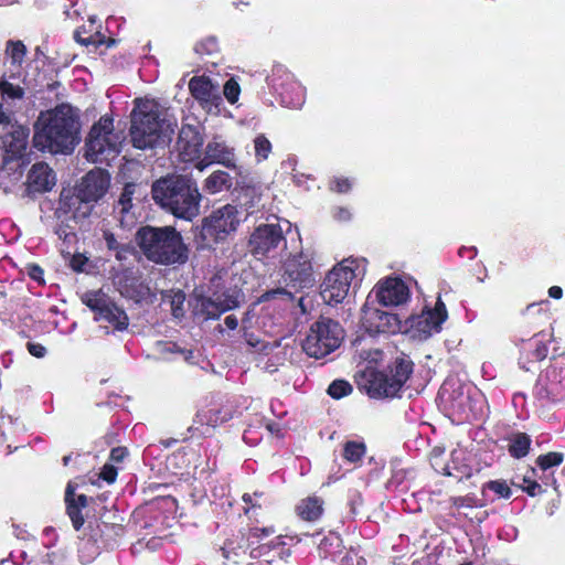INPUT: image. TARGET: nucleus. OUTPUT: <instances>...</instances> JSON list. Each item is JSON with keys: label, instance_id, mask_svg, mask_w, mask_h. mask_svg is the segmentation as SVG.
<instances>
[{"label": "nucleus", "instance_id": "f3484780", "mask_svg": "<svg viewBox=\"0 0 565 565\" xmlns=\"http://www.w3.org/2000/svg\"><path fill=\"white\" fill-rule=\"evenodd\" d=\"M116 290L135 303L151 302L152 292L142 275L131 268H126L114 277Z\"/></svg>", "mask_w": 565, "mask_h": 565}, {"label": "nucleus", "instance_id": "79ce46f5", "mask_svg": "<svg viewBox=\"0 0 565 565\" xmlns=\"http://www.w3.org/2000/svg\"><path fill=\"white\" fill-rule=\"evenodd\" d=\"M342 540L333 532L326 535L319 543V552L323 557L334 556L341 551Z\"/></svg>", "mask_w": 565, "mask_h": 565}, {"label": "nucleus", "instance_id": "2f4dec72", "mask_svg": "<svg viewBox=\"0 0 565 565\" xmlns=\"http://www.w3.org/2000/svg\"><path fill=\"white\" fill-rule=\"evenodd\" d=\"M28 137L29 129L23 126H12V130L2 136L6 162L23 156L28 145Z\"/></svg>", "mask_w": 565, "mask_h": 565}, {"label": "nucleus", "instance_id": "e433bc0d", "mask_svg": "<svg viewBox=\"0 0 565 565\" xmlns=\"http://www.w3.org/2000/svg\"><path fill=\"white\" fill-rule=\"evenodd\" d=\"M28 49L21 40L10 39L4 43V64H26Z\"/></svg>", "mask_w": 565, "mask_h": 565}, {"label": "nucleus", "instance_id": "cd10ccee", "mask_svg": "<svg viewBox=\"0 0 565 565\" xmlns=\"http://www.w3.org/2000/svg\"><path fill=\"white\" fill-rule=\"evenodd\" d=\"M66 511L75 530L96 515L95 497H65Z\"/></svg>", "mask_w": 565, "mask_h": 565}, {"label": "nucleus", "instance_id": "8fccbe9b", "mask_svg": "<svg viewBox=\"0 0 565 565\" xmlns=\"http://www.w3.org/2000/svg\"><path fill=\"white\" fill-rule=\"evenodd\" d=\"M194 51L200 55H213L218 52V41L215 36H206L195 44Z\"/></svg>", "mask_w": 565, "mask_h": 565}, {"label": "nucleus", "instance_id": "680f3d73", "mask_svg": "<svg viewBox=\"0 0 565 565\" xmlns=\"http://www.w3.org/2000/svg\"><path fill=\"white\" fill-rule=\"evenodd\" d=\"M104 241L106 243V246L109 250H115L116 248H119L122 242L118 241V238L115 236L114 233L110 231H104L103 233Z\"/></svg>", "mask_w": 565, "mask_h": 565}, {"label": "nucleus", "instance_id": "9d476101", "mask_svg": "<svg viewBox=\"0 0 565 565\" xmlns=\"http://www.w3.org/2000/svg\"><path fill=\"white\" fill-rule=\"evenodd\" d=\"M344 339L341 324L330 318L321 317L313 322L302 342L307 355L321 359L335 351Z\"/></svg>", "mask_w": 565, "mask_h": 565}, {"label": "nucleus", "instance_id": "3c124183", "mask_svg": "<svg viewBox=\"0 0 565 565\" xmlns=\"http://www.w3.org/2000/svg\"><path fill=\"white\" fill-rule=\"evenodd\" d=\"M70 221L72 220L65 217V220H62L58 224H56L54 228L56 236L64 242H71V239L75 236L74 227L70 224Z\"/></svg>", "mask_w": 565, "mask_h": 565}, {"label": "nucleus", "instance_id": "4d7b16f0", "mask_svg": "<svg viewBox=\"0 0 565 565\" xmlns=\"http://www.w3.org/2000/svg\"><path fill=\"white\" fill-rule=\"evenodd\" d=\"M486 503L481 500H477L475 497H455L454 505L458 509H472L473 507H482Z\"/></svg>", "mask_w": 565, "mask_h": 565}, {"label": "nucleus", "instance_id": "4468645a", "mask_svg": "<svg viewBox=\"0 0 565 565\" xmlns=\"http://www.w3.org/2000/svg\"><path fill=\"white\" fill-rule=\"evenodd\" d=\"M447 318L446 306L440 297H438L434 308L426 307L419 315L409 317L405 320V326L414 332L415 337L423 340L439 333Z\"/></svg>", "mask_w": 565, "mask_h": 565}, {"label": "nucleus", "instance_id": "5701e85b", "mask_svg": "<svg viewBox=\"0 0 565 565\" xmlns=\"http://www.w3.org/2000/svg\"><path fill=\"white\" fill-rule=\"evenodd\" d=\"M303 301V297L296 299L294 294L286 288L270 289L259 297V302L266 303L264 307L265 310H278L276 317L277 323H281L284 313L291 309L299 308L301 313H306L307 309Z\"/></svg>", "mask_w": 565, "mask_h": 565}, {"label": "nucleus", "instance_id": "4be33fe9", "mask_svg": "<svg viewBox=\"0 0 565 565\" xmlns=\"http://www.w3.org/2000/svg\"><path fill=\"white\" fill-rule=\"evenodd\" d=\"M109 184V173L106 170L95 168L82 179L74 200L84 203L97 202L107 193Z\"/></svg>", "mask_w": 565, "mask_h": 565}, {"label": "nucleus", "instance_id": "39448f33", "mask_svg": "<svg viewBox=\"0 0 565 565\" xmlns=\"http://www.w3.org/2000/svg\"><path fill=\"white\" fill-rule=\"evenodd\" d=\"M241 211L236 205L225 204L211 211L196 227L198 248L212 249L234 235L242 223Z\"/></svg>", "mask_w": 565, "mask_h": 565}, {"label": "nucleus", "instance_id": "338daca9", "mask_svg": "<svg viewBox=\"0 0 565 565\" xmlns=\"http://www.w3.org/2000/svg\"><path fill=\"white\" fill-rule=\"evenodd\" d=\"M128 451L125 447H116L110 451V460L115 463H120L127 457Z\"/></svg>", "mask_w": 565, "mask_h": 565}, {"label": "nucleus", "instance_id": "49530a36", "mask_svg": "<svg viewBox=\"0 0 565 565\" xmlns=\"http://www.w3.org/2000/svg\"><path fill=\"white\" fill-rule=\"evenodd\" d=\"M564 460V455L562 452L551 451L545 455H541L536 459L537 467L546 471L553 467L559 466Z\"/></svg>", "mask_w": 565, "mask_h": 565}, {"label": "nucleus", "instance_id": "e2e57ef3", "mask_svg": "<svg viewBox=\"0 0 565 565\" xmlns=\"http://www.w3.org/2000/svg\"><path fill=\"white\" fill-rule=\"evenodd\" d=\"M417 497L412 495L407 498L399 499V504L404 510H409L412 512H416L420 510V505L418 504Z\"/></svg>", "mask_w": 565, "mask_h": 565}, {"label": "nucleus", "instance_id": "0e129e2a", "mask_svg": "<svg viewBox=\"0 0 565 565\" xmlns=\"http://www.w3.org/2000/svg\"><path fill=\"white\" fill-rule=\"evenodd\" d=\"M443 454H444V449H441L439 447H435L430 452V465L438 472H440V470H441L440 467L444 466V465H441V462L439 460Z\"/></svg>", "mask_w": 565, "mask_h": 565}, {"label": "nucleus", "instance_id": "0eeeda50", "mask_svg": "<svg viewBox=\"0 0 565 565\" xmlns=\"http://www.w3.org/2000/svg\"><path fill=\"white\" fill-rule=\"evenodd\" d=\"M171 132L170 124L161 119L154 105H138L132 113L130 136L134 147L148 149L164 143Z\"/></svg>", "mask_w": 565, "mask_h": 565}, {"label": "nucleus", "instance_id": "774afa93", "mask_svg": "<svg viewBox=\"0 0 565 565\" xmlns=\"http://www.w3.org/2000/svg\"><path fill=\"white\" fill-rule=\"evenodd\" d=\"M132 247L129 245V244H121L119 246V248H116L114 252H115V257L118 259V260H126L128 258V256L132 253Z\"/></svg>", "mask_w": 565, "mask_h": 565}, {"label": "nucleus", "instance_id": "c85d7f7f", "mask_svg": "<svg viewBox=\"0 0 565 565\" xmlns=\"http://www.w3.org/2000/svg\"><path fill=\"white\" fill-rule=\"evenodd\" d=\"M56 183V175L45 162H36L28 173L26 184L30 193L51 191Z\"/></svg>", "mask_w": 565, "mask_h": 565}, {"label": "nucleus", "instance_id": "58836bf2", "mask_svg": "<svg viewBox=\"0 0 565 565\" xmlns=\"http://www.w3.org/2000/svg\"><path fill=\"white\" fill-rule=\"evenodd\" d=\"M82 302L87 306L95 316H99L103 310L111 302L109 297L102 290H88L81 297Z\"/></svg>", "mask_w": 565, "mask_h": 565}, {"label": "nucleus", "instance_id": "9b49d317", "mask_svg": "<svg viewBox=\"0 0 565 565\" xmlns=\"http://www.w3.org/2000/svg\"><path fill=\"white\" fill-rule=\"evenodd\" d=\"M270 92L282 107L299 109L306 102V89L285 66L275 65L266 77Z\"/></svg>", "mask_w": 565, "mask_h": 565}, {"label": "nucleus", "instance_id": "5fc2aeb1", "mask_svg": "<svg viewBox=\"0 0 565 565\" xmlns=\"http://www.w3.org/2000/svg\"><path fill=\"white\" fill-rule=\"evenodd\" d=\"M353 186V180L344 177H334L330 181V189L337 193H348Z\"/></svg>", "mask_w": 565, "mask_h": 565}, {"label": "nucleus", "instance_id": "f03ea898", "mask_svg": "<svg viewBox=\"0 0 565 565\" xmlns=\"http://www.w3.org/2000/svg\"><path fill=\"white\" fill-rule=\"evenodd\" d=\"M135 238L145 257L154 264L183 265L189 259V248L173 226L146 225L137 231Z\"/></svg>", "mask_w": 565, "mask_h": 565}, {"label": "nucleus", "instance_id": "6e6d98bb", "mask_svg": "<svg viewBox=\"0 0 565 565\" xmlns=\"http://www.w3.org/2000/svg\"><path fill=\"white\" fill-rule=\"evenodd\" d=\"M147 489L151 492H154V491H174V492L183 491L182 483L181 482L175 483L174 481H171V482L152 481V482H149Z\"/></svg>", "mask_w": 565, "mask_h": 565}, {"label": "nucleus", "instance_id": "393cba45", "mask_svg": "<svg viewBox=\"0 0 565 565\" xmlns=\"http://www.w3.org/2000/svg\"><path fill=\"white\" fill-rule=\"evenodd\" d=\"M235 161L234 148L216 136L207 142L204 157L196 162L195 168L203 171L212 163H218L226 168L236 169Z\"/></svg>", "mask_w": 565, "mask_h": 565}, {"label": "nucleus", "instance_id": "20e7f679", "mask_svg": "<svg viewBox=\"0 0 565 565\" xmlns=\"http://www.w3.org/2000/svg\"><path fill=\"white\" fill-rule=\"evenodd\" d=\"M413 361L403 355L397 356L383 371L366 367L358 377L360 388L364 390L373 398H393L399 396V392L413 373Z\"/></svg>", "mask_w": 565, "mask_h": 565}, {"label": "nucleus", "instance_id": "72a5a7b5", "mask_svg": "<svg viewBox=\"0 0 565 565\" xmlns=\"http://www.w3.org/2000/svg\"><path fill=\"white\" fill-rule=\"evenodd\" d=\"M296 512L300 519L313 522L323 513V501L320 497H306L297 504Z\"/></svg>", "mask_w": 565, "mask_h": 565}, {"label": "nucleus", "instance_id": "c9c22d12", "mask_svg": "<svg viewBox=\"0 0 565 565\" xmlns=\"http://www.w3.org/2000/svg\"><path fill=\"white\" fill-rule=\"evenodd\" d=\"M463 459L465 452L461 449L454 450L451 452V463H446L440 467V472L446 476L455 477L458 480L469 477L471 475V468L463 462Z\"/></svg>", "mask_w": 565, "mask_h": 565}, {"label": "nucleus", "instance_id": "473e14b6", "mask_svg": "<svg viewBox=\"0 0 565 565\" xmlns=\"http://www.w3.org/2000/svg\"><path fill=\"white\" fill-rule=\"evenodd\" d=\"M505 440L508 441V452L514 459L526 457L531 450L532 438L523 431H511Z\"/></svg>", "mask_w": 565, "mask_h": 565}, {"label": "nucleus", "instance_id": "ddd939ff", "mask_svg": "<svg viewBox=\"0 0 565 565\" xmlns=\"http://www.w3.org/2000/svg\"><path fill=\"white\" fill-rule=\"evenodd\" d=\"M374 301L366 298L362 308L361 323L371 335L380 333L396 334L402 331L403 321L398 315L374 307Z\"/></svg>", "mask_w": 565, "mask_h": 565}, {"label": "nucleus", "instance_id": "dca6fc26", "mask_svg": "<svg viewBox=\"0 0 565 565\" xmlns=\"http://www.w3.org/2000/svg\"><path fill=\"white\" fill-rule=\"evenodd\" d=\"M411 298L407 284L399 277H385L370 291L367 299L383 307H398L405 305Z\"/></svg>", "mask_w": 565, "mask_h": 565}, {"label": "nucleus", "instance_id": "7c9ffc66", "mask_svg": "<svg viewBox=\"0 0 565 565\" xmlns=\"http://www.w3.org/2000/svg\"><path fill=\"white\" fill-rule=\"evenodd\" d=\"M135 184L127 183L114 205V215L119 222L121 228H130L137 222V216L134 211L132 195L135 193Z\"/></svg>", "mask_w": 565, "mask_h": 565}, {"label": "nucleus", "instance_id": "7ed1b4c3", "mask_svg": "<svg viewBox=\"0 0 565 565\" xmlns=\"http://www.w3.org/2000/svg\"><path fill=\"white\" fill-rule=\"evenodd\" d=\"M151 193L158 205L178 218L192 221L200 214L201 193L190 178H162L153 183Z\"/></svg>", "mask_w": 565, "mask_h": 565}, {"label": "nucleus", "instance_id": "6e6552de", "mask_svg": "<svg viewBox=\"0 0 565 565\" xmlns=\"http://www.w3.org/2000/svg\"><path fill=\"white\" fill-rule=\"evenodd\" d=\"M291 230L292 225L287 220L259 224L249 235L247 242L249 253L262 262L278 259L287 249V235Z\"/></svg>", "mask_w": 565, "mask_h": 565}, {"label": "nucleus", "instance_id": "f704fd0d", "mask_svg": "<svg viewBox=\"0 0 565 565\" xmlns=\"http://www.w3.org/2000/svg\"><path fill=\"white\" fill-rule=\"evenodd\" d=\"M95 320H105L117 331L126 330L129 324V318L126 311L119 308L113 301L106 307L105 310L102 311V313H99V316H95Z\"/></svg>", "mask_w": 565, "mask_h": 565}, {"label": "nucleus", "instance_id": "a19ab883", "mask_svg": "<svg viewBox=\"0 0 565 565\" xmlns=\"http://www.w3.org/2000/svg\"><path fill=\"white\" fill-rule=\"evenodd\" d=\"M100 552V545L89 537L82 540L78 547V558L82 564L92 563Z\"/></svg>", "mask_w": 565, "mask_h": 565}, {"label": "nucleus", "instance_id": "423d86ee", "mask_svg": "<svg viewBox=\"0 0 565 565\" xmlns=\"http://www.w3.org/2000/svg\"><path fill=\"white\" fill-rule=\"evenodd\" d=\"M365 258H347L337 264L320 285V296L329 306L341 303L348 296L351 285L362 280L366 273Z\"/></svg>", "mask_w": 565, "mask_h": 565}, {"label": "nucleus", "instance_id": "603ef678", "mask_svg": "<svg viewBox=\"0 0 565 565\" xmlns=\"http://www.w3.org/2000/svg\"><path fill=\"white\" fill-rule=\"evenodd\" d=\"M526 344L529 348H534V350L532 351V356L534 361H542L547 356L548 347L543 340L539 339L537 337L535 339L530 340Z\"/></svg>", "mask_w": 565, "mask_h": 565}, {"label": "nucleus", "instance_id": "aec40b11", "mask_svg": "<svg viewBox=\"0 0 565 565\" xmlns=\"http://www.w3.org/2000/svg\"><path fill=\"white\" fill-rule=\"evenodd\" d=\"M4 72L0 79V93L9 99H21L24 96V86L32 85L34 78L26 64H4Z\"/></svg>", "mask_w": 565, "mask_h": 565}, {"label": "nucleus", "instance_id": "c756f323", "mask_svg": "<svg viewBox=\"0 0 565 565\" xmlns=\"http://www.w3.org/2000/svg\"><path fill=\"white\" fill-rule=\"evenodd\" d=\"M118 469L111 463H105L99 472L77 477L68 481L64 494H75V491L87 483L102 487V483L111 484L115 482Z\"/></svg>", "mask_w": 565, "mask_h": 565}, {"label": "nucleus", "instance_id": "4c0bfd02", "mask_svg": "<svg viewBox=\"0 0 565 565\" xmlns=\"http://www.w3.org/2000/svg\"><path fill=\"white\" fill-rule=\"evenodd\" d=\"M231 186V175L223 170H216L205 179L203 188L206 192L215 194L228 190Z\"/></svg>", "mask_w": 565, "mask_h": 565}, {"label": "nucleus", "instance_id": "bb28decb", "mask_svg": "<svg viewBox=\"0 0 565 565\" xmlns=\"http://www.w3.org/2000/svg\"><path fill=\"white\" fill-rule=\"evenodd\" d=\"M177 145L183 161L200 160L203 137L198 127L191 125L182 126Z\"/></svg>", "mask_w": 565, "mask_h": 565}, {"label": "nucleus", "instance_id": "a878e982", "mask_svg": "<svg viewBox=\"0 0 565 565\" xmlns=\"http://www.w3.org/2000/svg\"><path fill=\"white\" fill-rule=\"evenodd\" d=\"M231 417V412L222 407L201 409L196 413L193 425L189 427V431L192 436H207L213 428L227 422Z\"/></svg>", "mask_w": 565, "mask_h": 565}, {"label": "nucleus", "instance_id": "13d9d810", "mask_svg": "<svg viewBox=\"0 0 565 565\" xmlns=\"http://www.w3.org/2000/svg\"><path fill=\"white\" fill-rule=\"evenodd\" d=\"M490 490L495 494H511V488L505 480H493L486 483L483 490Z\"/></svg>", "mask_w": 565, "mask_h": 565}, {"label": "nucleus", "instance_id": "09e8293b", "mask_svg": "<svg viewBox=\"0 0 565 565\" xmlns=\"http://www.w3.org/2000/svg\"><path fill=\"white\" fill-rule=\"evenodd\" d=\"M328 394L335 399H340L352 393V385L344 380H335L328 387Z\"/></svg>", "mask_w": 565, "mask_h": 565}, {"label": "nucleus", "instance_id": "412c9836", "mask_svg": "<svg viewBox=\"0 0 565 565\" xmlns=\"http://www.w3.org/2000/svg\"><path fill=\"white\" fill-rule=\"evenodd\" d=\"M242 298L243 295L237 290H226L222 294H214L212 297H200L195 311L205 320L218 319L224 312L237 308Z\"/></svg>", "mask_w": 565, "mask_h": 565}, {"label": "nucleus", "instance_id": "de8ad7c7", "mask_svg": "<svg viewBox=\"0 0 565 565\" xmlns=\"http://www.w3.org/2000/svg\"><path fill=\"white\" fill-rule=\"evenodd\" d=\"M511 484L522 489L527 494H535V490L537 489L540 492H547L548 489H542V486L537 483L535 480L531 479L530 477H515L511 480Z\"/></svg>", "mask_w": 565, "mask_h": 565}, {"label": "nucleus", "instance_id": "37998d69", "mask_svg": "<svg viewBox=\"0 0 565 565\" xmlns=\"http://www.w3.org/2000/svg\"><path fill=\"white\" fill-rule=\"evenodd\" d=\"M386 490L390 492L405 493L409 490L407 472L403 469L395 470L386 482Z\"/></svg>", "mask_w": 565, "mask_h": 565}, {"label": "nucleus", "instance_id": "a211bd4d", "mask_svg": "<svg viewBox=\"0 0 565 565\" xmlns=\"http://www.w3.org/2000/svg\"><path fill=\"white\" fill-rule=\"evenodd\" d=\"M449 417L458 424L477 419L482 413L481 405L473 399L470 391L458 385L446 398Z\"/></svg>", "mask_w": 565, "mask_h": 565}, {"label": "nucleus", "instance_id": "b1692460", "mask_svg": "<svg viewBox=\"0 0 565 565\" xmlns=\"http://www.w3.org/2000/svg\"><path fill=\"white\" fill-rule=\"evenodd\" d=\"M189 89L209 114L220 115L222 113L223 97L211 79L195 76L189 82Z\"/></svg>", "mask_w": 565, "mask_h": 565}, {"label": "nucleus", "instance_id": "a18cd8bd", "mask_svg": "<svg viewBox=\"0 0 565 565\" xmlns=\"http://www.w3.org/2000/svg\"><path fill=\"white\" fill-rule=\"evenodd\" d=\"M365 450L364 443L350 440L344 444L343 457L350 462H356L365 455Z\"/></svg>", "mask_w": 565, "mask_h": 565}, {"label": "nucleus", "instance_id": "864d4df0", "mask_svg": "<svg viewBox=\"0 0 565 565\" xmlns=\"http://www.w3.org/2000/svg\"><path fill=\"white\" fill-rule=\"evenodd\" d=\"M223 94L228 103L235 104L241 94V87L234 78L226 81L223 87Z\"/></svg>", "mask_w": 565, "mask_h": 565}, {"label": "nucleus", "instance_id": "bf43d9fd", "mask_svg": "<svg viewBox=\"0 0 565 565\" xmlns=\"http://www.w3.org/2000/svg\"><path fill=\"white\" fill-rule=\"evenodd\" d=\"M275 533V529L273 526L266 527H253L249 531V539L262 540L263 537H267Z\"/></svg>", "mask_w": 565, "mask_h": 565}, {"label": "nucleus", "instance_id": "f257e3e1", "mask_svg": "<svg viewBox=\"0 0 565 565\" xmlns=\"http://www.w3.org/2000/svg\"><path fill=\"white\" fill-rule=\"evenodd\" d=\"M79 142L78 110L68 104L42 113L34 125L33 146L39 150L70 154Z\"/></svg>", "mask_w": 565, "mask_h": 565}, {"label": "nucleus", "instance_id": "ea45409f", "mask_svg": "<svg viewBox=\"0 0 565 565\" xmlns=\"http://www.w3.org/2000/svg\"><path fill=\"white\" fill-rule=\"evenodd\" d=\"M184 301L185 294L180 289H171L162 292V302L170 306L171 313L177 319L184 317Z\"/></svg>", "mask_w": 565, "mask_h": 565}, {"label": "nucleus", "instance_id": "69168bd1", "mask_svg": "<svg viewBox=\"0 0 565 565\" xmlns=\"http://www.w3.org/2000/svg\"><path fill=\"white\" fill-rule=\"evenodd\" d=\"M28 351L31 355L35 358H44L46 354V348L40 343L29 342L28 343Z\"/></svg>", "mask_w": 565, "mask_h": 565}, {"label": "nucleus", "instance_id": "2eb2a0df", "mask_svg": "<svg viewBox=\"0 0 565 565\" xmlns=\"http://www.w3.org/2000/svg\"><path fill=\"white\" fill-rule=\"evenodd\" d=\"M534 396L543 404L556 403L565 397V367L551 365L540 374Z\"/></svg>", "mask_w": 565, "mask_h": 565}, {"label": "nucleus", "instance_id": "c03bdc74", "mask_svg": "<svg viewBox=\"0 0 565 565\" xmlns=\"http://www.w3.org/2000/svg\"><path fill=\"white\" fill-rule=\"evenodd\" d=\"M271 149V142L265 135L259 134L254 138V154L258 163L268 159Z\"/></svg>", "mask_w": 565, "mask_h": 565}, {"label": "nucleus", "instance_id": "052dcab7", "mask_svg": "<svg viewBox=\"0 0 565 565\" xmlns=\"http://www.w3.org/2000/svg\"><path fill=\"white\" fill-rule=\"evenodd\" d=\"M46 57H47V56H46V54H45V52H44L43 47L39 45V46H36V47L34 49L33 58L29 62V65H31L32 67H33V65H34V70H35L36 72H39V70H40L39 63L41 62V63H42V65H44V60H45Z\"/></svg>", "mask_w": 565, "mask_h": 565}, {"label": "nucleus", "instance_id": "f8f14e48", "mask_svg": "<svg viewBox=\"0 0 565 565\" xmlns=\"http://www.w3.org/2000/svg\"><path fill=\"white\" fill-rule=\"evenodd\" d=\"M282 278L287 286L296 290L312 287L316 281L312 254L309 250H300L290 255L282 264Z\"/></svg>", "mask_w": 565, "mask_h": 565}, {"label": "nucleus", "instance_id": "6ab92c4d", "mask_svg": "<svg viewBox=\"0 0 565 565\" xmlns=\"http://www.w3.org/2000/svg\"><path fill=\"white\" fill-rule=\"evenodd\" d=\"M449 417L458 424L477 419L482 413L481 405L473 399L470 391L458 385L446 398Z\"/></svg>", "mask_w": 565, "mask_h": 565}, {"label": "nucleus", "instance_id": "1a4fd4ad", "mask_svg": "<svg viewBox=\"0 0 565 565\" xmlns=\"http://www.w3.org/2000/svg\"><path fill=\"white\" fill-rule=\"evenodd\" d=\"M121 147L119 134L114 131V120L105 115L93 125L85 142V157L94 163L114 159Z\"/></svg>", "mask_w": 565, "mask_h": 565}]
</instances>
